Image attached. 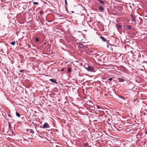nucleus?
Instances as JSON below:
<instances>
[{"instance_id":"7ed1b4c3","label":"nucleus","mask_w":147,"mask_h":147,"mask_svg":"<svg viewBox=\"0 0 147 147\" xmlns=\"http://www.w3.org/2000/svg\"><path fill=\"white\" fill-rule=\"evenodd\" d=\"M49 127L50 126L46 122L42 126H40V128H49Z\"/></svg>"},{"instance_id":"39448f33","label":"nucleus","mask_w":147,"mask_h":147,"mask_svg":"<svg viewBox=\"0 0 147 147\" xmlns=\"http://www.w3.org/2000/svg\"><path fill=\"white\" fill-rule=\"evenodd\" d=\"M49 80L52 82L55 83L56 84H57L56 80L55 79H51Z\"/></svg>"},{"instance_id":"f8f14e48","label":"nucleus","mask_w":147,"mask_h":147,"mask_svg":"<svg viewBox=\"0 0 147 147\" xmlns=\"http://www.w3.org/2000/svg\"><path fill=\"white\" fill-rule=\"evenodd\" d=\"M98 1H99V3H101L104 4L105 3L103 1H101V0H98Z\"/></svg>"},{"instance_id":"9b49d317","label":"nucleus","mask_w":147,"mask_h":147,"mask_svg":"<svg viewBox=\"0 0 147 147\" xmlns=\"http://www.w3.org/2000/svg\"><path fill=\"white\" fill-rule=\"evenodd\" d=\"M67 71L69 72H71V68H69L67 69Z\"/></svg>"},{"instance_id":"2eb2a0df","label":"nucleus","mask_w":147,"mask_h":147,"mask_svg":"<svg viewBox=\"0 0 147 147\" xmlns=\"http://www.w3.org/2000/svg\"><path fill=\"white\" fill-rule=\"evenodd\" d=\"M15 42H12L11 43V44L13 45H15Z\"/></svg>"},{"instance_id":"6e6552de","label":"nucleus","mask_w":147,"mask_h":147,"mask_svg":"<svg viewBox=\"0 0 147 147\" xmlns=\"http://www.w3.org/2000/svg\"><path fill=\"white\" fill-rule=\"evenodd\" d=\"M125 26L126 28L127 29L129 30L131 28V27L129 26L126 25Z\"/></svg>"},{"instance_id":"1a4fd4ad","label":"nucleus","mask_w":147,"mask_h":147,"mask_svg":"<svg viewBox=\"0 0 147 147\" xmlns=\"http://www.w3.org/2000/svg\"><path fill=\"white\" fill-rule=\"evenodd\" d=\"M16 116L19 117H20V114L18 112V111H16Z\"/></svg>"},{"instance_id":"f03ea898","label":"nucleus","mask_w":147,"mask_h":147,"mask_svg":"<svg viewBox=\"0 0 147 147\" xmlns=\"http://www.w3.org/2000/svg\"><path fill=\"white\" fill-rule=\"evenodd\" d=\"M131 18L132 24H136V22L135 19V17L132 14L131 15Z\"/></svg>"},{"instance_id":"6ab92c4d","label":"nucleus","mask_w":147,"mask_h":147,"mask_svg":"<svg viewBox=\"0 0 147 147\" xmlns=\"http://www.w3.org/2000/svg\"><path fill=\"white\" fill-rule=\"evenodd\" d=\"M33 3H34V4L35 5H37L38 4V3L37 2H34Z\"/></svg>"},{"instance_id":"9d476101","label":"nucleus","mask_w":147,"mask_h":147,"mask_svg":"<svg viewBox=\"0 0 147 147\" xmlns=\"http://www.w3.org/2000/svg\"><path fill=\"white\" fill-rule=\"evenodd\" d=\"M100 38L103 41H105L106 40L105 38L103 36L100 37Z\"/></svg>"},{"instance_id":"423d86ee","label":"nucleus","mask_w":147,"mask_h":147,"mask_svg":"<svg viewBox=\"0 0 147 147\" xmlns=\"http://www.w3.org/2000/svg\"><path fill=\"white\" fill-rule=\"evenodd\" d=\"M118 80L119 81V82H122L125 81V78H119L118 79Z\"/></svg>"},{"instance_id":"ddd939ff","label":"nucleus","mask_w":147,"mask_h":147,"mask_svg":"<svg viewBox=\"0 0 147 147\" xmlns=\"http://www.w3.org/2000/svg\"><path fill=\"white\" fill-rule=\"evenodd\" d=\"M109 49L112 51H113V48L112 47L111 45H110V47Z\"/></svg>"},{"instance_id":"20e7f679","label":"nucleus","mask_w":147,"mask_h":147,"mask_svg":"<svg viewBox=\"0 0 147 147\" xmlns=\"http://www.w3.org/2000/svg\"><path fill=\"white\" fill-rule=\"evenodd\" d=\"M26 131L27 132H28V133H31L32 134H34V133L33 130L30 129H27L26 130Z\"/></svg>"},{"instance_id":"dca6fc26","label":"nucleus","mask_w":147,"mask_h":147,"mask_svg":"<svg viewBox=\"0 0 147 147\" xmlns=\"http://www.w3.org/2000/svg\"><path fill=\"white\" fill-rule=\"evenodd\" d=\"M65 6L67 5V0H65Z\"/></svg>"},{"instance_id":"412c9836","label":"nucleus","mask_w":147,"mask_h":147,"mask_svg":"<svg viewBox=\"0 0 147 147\" xmlns=\"http://www.w3.org/2000/svg\"><path fill=\"white\" fill-rule=\"evenodd\" d=\"M24 71V70H20V72H23V71Z\"/></svg>"},{"instance_id":"aec40b11","label":"nucleus","mask_w":147,"mask_h":147,"mask_svg":"<svg viewBox=\"0 0 147 147\" xmlns=\"http://www.w3.org/2000/svg\"><path fill=\"white\" fill-rule=\"evenodd\" d=\"M107 48H110V45H107Z\"/></svg>"},{"instance_id":"b1692460","label":"nucleus","mask_w":147,"mask_h":147,"mask_svg":"<svg viewBox=\"0 0 147 147\" xmlns=\"http://www.w3.org/2000/svg\"><path fill=\"white\" fill-rule=\"evenodd\" d=\"M64 68H62L61 69V71H64Z\"/></svg>"},{"instance_id":"0eeeda50","label":"nucleus","mask_w":147,"mask_h":147,"mask_svg":"<svg viewBox=\"0 0 147 147\" xmlns=\"http://www.w3.org/2000/svg\"><path fill=\"white\" fill-rule=\"evenodd\" d=\"M98 9L99 10H101V11H104V7L102 6H100L98 8Z\"/></svg>"},{"instance_id":"5701e85b","label":"nucleus","mask_w":147,"mask_h":147,"mask_svg":"<svg viewBox=\"0 0 147 147\" xmlns=\"http://www.w3.org/2000/svg\"><path fill=\"white\" fill-rule=\"evenodd\" d=\"M43 12L42 11H40V14H43Z\"/></svg>"},{"instance_id":"a211bd4d","label":"nucleus","mask_w":147,"mask_h":147,"mask_svg":"<svg viewBox=\"0 0 147 147\" xmlns=\"http://www.w3.org/2000/svg\"><path fill=\"white\" fill-rule=\"evenodd\" d=\"M119 97H120V98H122V99H124V100H125V98H124V97H123L122 96H119Z\"/></svg>"},{"instance_id":"4468645a","label":"nucleus","mask_w":147,"mask_h":147,"mask_svg":"<svg viewBox=\"0 0 147 147\" xmlns=\"http://www.w3.org/2000/svg\"><path fill=\"white\" fill-rule=\"evenodd\" d=\"M121 28V26L120 25H118V26H117V29H119L120 28Z\"/></svg>"},{"instance_id":"f3484780","label":"nucleus","mask_w":147,"mask_h":147,"mask_svg":"<svg viewBox=\"0 0 147 147\" xmlns=\"http://www.w3.org/2000/svg\"><path fill=\"white\" fill-rule=\"evenodd\" d=\"M35 40L37 42L38 41H39L38 38L37 37H36L35 38Z\"/></svg>"},{"instance_id":"4be33fe9","label":"nucleus","mask_w":147,"mask_h":147,"mask_svg":"<svg viewBox=\"0 0 147 147\" xmlns=\"http://www.w3.org/2000/svg\"><path fill=\"white\" fill-rule=\"evenodd\" d=\"M113 80V79L111 78H110L109 79V81H111L112 80Z\"/></svg>"},{"instance_id":"f257e3e1","label":"nucleus","mask_w":147,"mask_h":147,"mask_svg":"<svg viewBox=\"0 0 147 147\" xmlns=\"http://www.w3.org/2000/svg\"><path fill=\"white\" fill-rule=\"evenodd\" d=\"M85 68L89 71L94 72V68L93 67L89 66V65H86L85 66Z\"/></svg>"}]
</instances>
